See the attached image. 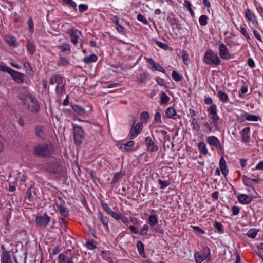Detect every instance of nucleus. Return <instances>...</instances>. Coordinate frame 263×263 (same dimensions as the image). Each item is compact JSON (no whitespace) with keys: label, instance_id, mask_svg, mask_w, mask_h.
<instances>
[{"label":"nucleus","instance_id":"obj_8","mask_svg":"<svg viewBox=\"0 0 263 263\" xmlns=\"http://www.w3.org/2000/svg\"><path fill=\"white\" fill-rule=\"evenodd\" d=\"M46 168L51 173L58 174L61 171V166L58 161L54 160L46 165Z\"/></svg>","mask_w":263,"mask_h":263},{"label":"nucleus","instance_id":"obj_25","mask_svg":"<svg viewBox=\"0 0 263 263\" xmlns=\"http://www.w3.org/2000/svg\"><path fill=\"white\" fill-rule=\"evenodd\" d=\"M57 210L59 212L60 215L63 217H67L68 216V211L67 209L64 205L56 204Z\"/></svg>","mask_w":263,"mask_h":263},{"label":"nucleus","instance_id":"obj_18","mask_svg":"<svg viewBox=\"0 0 263 263\" xmlns=\"http://www.w3.org/2000/svg\"><path fill=\"white\" fill-rule=\"evenodd\" d=\"M143 127V123L139 122L136 125L133 126V139L136 137L142 130Z\"/></svg>","mask_w":263,"mask_h":263},{"label":"nucleus","instance_id":"obj_48","mask_svg":"<svg viewBox=\"0 0 263 263\" xmlns=\"http://www.w3.org/2000/svg\"><path fill=\"white\" fill-rule=\"evenodd\" d=\"M147 79V76L145 73H142L137 79V81L139 83H145Z\"/></svg>","mask_w":263,"mask_h":263},{"label":"nucleus","instance_id":"obj_23","mask_svg":"<svg viewBox=\"0 0 263 263\" xmlns=\"http://www.w3.org/2000/svg\"><path fill=\"white\" fill-rule=\"evenodd\" d=\"M165 114L167 118L176 119L177 113L175 109L172 107L167 108L165 110Z\"/></svg>","mask_w":263,"mask_h":263},{"label":"nucleus","instance_id":"obj_53","mask_svg":"<svg viewBox=\"0 0 263 263\" xmlns=\"http://www.w3.org/2000/svg\"><path fill=\"white\" fill-rule=\"evenodd\" d=\"M78 8H79V12L80 13H82V12L87 10L88 9V7L86 4H81L78 6Z\"/></svg>","mask_w":263,"mask_h":263},{"label":"nucleus","instance_id":"obj_45","mask_svg":"<svg viewBox=\"0 0 263 263\" xmlns=\"http://www.w3.org/2000/svg\"><path fill=\"white\" fill-rule=\"evenodd\" d=\"M260 117L258 116L253 115L248 113L247 120L250 121H257L260 120Z\"/></svg>","mask_w":263,"mask_h":263},{"label":"nucleus","instance_id":"obj_6","mask_svg":"<svg viewBox=\"0 0 263 263\" xmlns=\"http://www.w3.org/2000/svg\"><path fill=\"white\" fill-rule=\"evenodd\" d=\"M145 144L147 150L150 152H156L159 149V145L154 137H146L145 139Z\"/></svg>","mask_w":263,"mask_h":263},{"label":"nucleus","instance_id":"obj_30","mask_svg":"<svg viewBox=\"0 0 263 263\" xmlns=\"http://www.w3.org/2000/svg\"><path fill=\"white\" fill-rule=\"evenodd\" d=\"M148 220L150 226L154 227L158 223V217L156 215H151Z\"/></svg>","mask_w":263,"mask_h":263},{"label":"nucleus","instance_id":"obj_59","mask_svg":"<svg viewBox=\"0 0 263 263\" xmlns=\"http://www.w3.org/2000/svg\"><path fill=\"white\" fill-rule=\"evenodd\" d=\"M121 178V174L120 173H116L114 175V178L112 180V183H116L118 182Z\"/></svg>","mask_w":263,"mask_h":263},{"label":"nucleus","instance_id":"obj_19","mask_svg":"<svg viewBox=\"0 0 263 263\" xmlns=\"http://www.w3.org/2000/svg\"><path fill=\"white\" fill-rule=\"evenodd\" d=\"M238 200L240 203L248 204L252 201V197L246 194H241L238 196Z\"/></svg>","mask_w":263,"mask_h":263},{"label":"nucleus","instance_id":"obj_28","mask_svg":"<svg viewBox=\"0 0 263 263\" xmlns=\"http://www.w3.org/2000/svg\"><path fill=\"white\" fill-rule=\"evenodd\" d=\"M137 248L139 251L140 255L143 257L145 258L146 255L144 253V246L141 241H138L137 243Z\"/></svg>","mask_w":263,"mask_h":263},{"label":"nucleus","instance_id":"obj_4","mask_svg":"<svg viewBox=\"0 0 263 263\" xmlns=\"http://www.w3.org/2000/svg\"><path fill=\"white\" fill-rule=\"evenodd\" d=\"M210 257V250L207 247H204L202 251H197L194 253V257L197 263H201L206 259L209 260Z\"/></svg>","mask_w":263,"mask_h":263},{"label":"nucleus","instance_id":"obj_1","mask_svg":"<svg viewBox=\"0 0 263 263\" xmlns=\"http://www.w3.org/2000/svg\"><path fill=\"white\" fill-rule=\"evenodd\" d=\"M53 153V145L46 143L37 144L32 150V154L34 156L42 158L49 157Z\"/></svg>","mask_w":263,"mask_h":263},{"label":"nucleus","instance_id":"obj_47","mask_svg":"<svg viewBox=\"0 0 263 263\" xmlns=\"http://www.w3.org/2000/svg\"><path fill=\"white\" fill-rule=\"evenodd\" d=\"M208 16L205 15H201L199 18V22L201 26H205L208 23Z\"/></svg>","mask_w":263,"mask_h":263},{"label":"nucleus","instance_id":"obj_27","mask_svg":"<svg viewBox=\"0 0 263 263\" xmlns=\"http://www.w3.org/2000/svg\"><path fill=\"white\" fill-rule=\"evenodd\" d=\"M98 216L105 229L108 230V220L107 217L101 212L98 213Z\"/></svg>","mask_w":263,"mask_h":263},{"label":"nucleus","instance_id":"obj_44","mask_svg":"<svg viewBox=\"0 0 263 263\" xmlns=\"http://www.w3.org/2000/svg\"><path fill=\"white\" fill-rule=\"evenodd\" d=\"M147 63H148L149 67L152 69L154 70L156 65V63L154 60L151 58H145Z\"/></svg>","mask_w":263,"mask_h":263},{"label":"nucleus","instance_id":"obj_40","mask_svg":"<svg viewBox=\"0 0 263 263\" xmlns=\"http://www.w3.org/2000/svg\"><path fill=\"white\" fill-rule=\"evenodd\" d=\"M66 252V251L64 253H61L59 255L58 258V263H65L67 260V258H69V257L65 255V253Z\"/></svg>","mask_w":263,"mask_h":263},{"label":"nucleus","instance_id":"obj_51","mask_svg":"<svg viewBox=\"0 0 263 263\" xmlns=\"http://www.w3.org/2000/svg\"><path fill=\"white\" fill-rule=\"evenodd\" d=\"M110 215L116 220H119L121 218V214L119 212L112 211Z\"/></svg>","mask_w":263,"mask_h":263},{"label":"nucleus","instance_id":"obj_20","mask_svg":"<svg viewBox=\"0 0 263 263\" xmlns=\"http://www.w3.org/2000/svg\"><path fill=\"white\" fill-rule=\"evenodd\" d=\"M5 41L10 46L16 47L18 43L14 36L11 35H5Z\"/></svg>","mask_w":263,"mask_h":263},{"label":"nucleus","instance_id":"obj_12","mask_svg":"<svg viewBox=\"0 0 263 263\" xmlns=\"http://www.w3.org/2000/svg\"><path fill=\"white\" fill-rule=\"evenodd\" d=\"M68 34L71 38V42L76 45L78 43V39L81 34V32L77 29H69L68 31Z\"/></svg>","mask_w":263,"mask_h":263},{"label":"nucleus","instance_id":"obj_54","mask_svg":"<svg viewBox=\"0 0 263 263\" xmlns=\"http://www.w3.org/2000/svg\"><path fill=\"white\" fill-rule=\"evenodd\" d=\"M159 183L161 185L160 189H164L170 185V182L168 181L159 180Z\"/></svg>","mask_w":263,"mask_h":263},{"label":"nucleus","instance_id":"obj_56","mask_svg":"<svg viewBox=\"0 0 263 263\" xmlns=\"http://www.w3.org/2000/svg\"><path fill=\"white\" fill-rule=\"evenodd\" d=\"M102 208L109 214H110L112 211L107 203H102Z\"/></svg>","mask_w":263,"mask_h":263},{"label":"nucleus","instance_id":"obj_3","mask_svg":"<svg viewBox=\"0 0 263 263\" xmlns=\"http://www.w3.org/2000/svg\"><path fill=\"white\" fill-rule=\"evenodd\" d=\"M23 103L28 106L32 112H37L40 110V106L37 99L31 95L26 96L22 98Z\"/></svg>","mask_w":263,"mask_h":263},{"label":"nucleus","instance_id":"obj_29","mask_svg":"<svg viewBox=\"0 0 263 263\" xmlns=\"http://www.w3.org/2000/svg\"><path fill=\"white\" fill-rule=\"evenodd\" d=\"M59 48L61 51L67 53V54L71 53V49L70 45L67 43H64L60 45Z\"/></svg>","mask_w":263,"mask_h":263},{"label":"nucleus","instance_id":"obj_14","mask_svg":"<svg viewBox=\"0 0 263 263\" xmlns=\"http://www.w3.org/2000/svg\"><path fill=\"white\" fill-rule=\"evenodd\" d=\"M250 128L249 127H246L242 129L240 132L241 141L244 143H248L250 142Z\"/></svg>","mask_w":263,"mask_h":263},{"label":"nucleus","instance_id":"obj_31","mask_svg":"<svg viewBox=\"0 0 263 263\" xmlns=\"http://www.w3.org/2000/svg\"><path fill=\"white\" fill-rule=\"evenodd\" d=\"M55 91L59 97L62 96L65 93L64 84L63 83L61 85H57Z\"/></svg>","mask_w":263,"mask_h":263},{"label":"nucleus","instance_id":"obj_13","mask_svg":"<svg viewBox=\"0 0 263 263\" xmlns=\"http://www.w3.org/2000/svg\"><path fill=\"white\" fill-rule=\"evenodd\" d=\"M206 142L211 146H214L219 149H221L219 140L214 136H210L207 138Z\"/></svg>","mask_w":263,"mask_h":263},{"label":"nucleus","instance_id":"obj_26","mask_svg":"<svg viewBox=\"0 0 263 263\" xmlns=\"http://www.w3.org/2000/svg\"><path fill=\"white\" fill-rule=\"evenodd\" d=\"M1 263H12L10 254L8 252L3 251L1 257Z\"/></svg>","mask_w":263,"mask_h":263},{"label":"nucleus","instance_id":"obj_62","mask_svg":"<svg viewBox=\"0 0 263 263\" xmlns=\"http://www.w3.org/2000/svg\"><path fill=\"white\" fill-rule=\"evenodd\" d=\"M148 229L149 226L147 224L144 225L140 231V234L141 235L146 234L147 231L148 230Z\"/></svg>","mask_w":263,"mask_h":263},{"label":"nucleus","instance_id":"obj_7","mask_svg":"<svg viewBox=\"0 0 263 263\" xmlns=\"http://www.w3.org/2000/svg\"><path fill=\"white\" fill-rule=\"evenodd\" d=\"M209 114L210 118L212 120L213 124L215 126L217 125V121L219 119V117L217 115V106L215 104L211 105L207 109Z\"/></svg>","mask_w":263,"mask_h":263},{"label":"nucleus","instance_id":"obj_16","mask_svg":"<svg viewBox=\"0 0 263 263\" xmlns=\"http://www.w3.org/2000/svg\"><path fill=\"white\" fill-rule=\"evenodd\" d=\"M245 15H246V18L251 21L254 25H258V21L257 20H256V16H255V15L254 13H253L251 10L248 9L246 10L245 11Z\"/></svg>","mask_w":263,"mask_h":263},{"label":"nucleus","instance_id":"obj_58","mask_svg":"<svg viewBox=\"0 0 263 263\" xmlns=\"http://www.w3.org/2000/svg\"><path fill=\"white\" fill-rule=\"evenodd\" d=\"M154 120L156 121V123H161V114L159 112H157L155 114L154 117Z\"/></svg>","mask_w":263,"mask_h":263},{"label":"nucleus","instance_id":"obj_21","mask_svg":"<svg viewBox=\"0 0 263 263\" xmlns=\"http://www.w3.org/2000/svg\"><path fill=\"white\" fill-rule=\"evenodd\" d=\"M27 49L29 53L32 55L36 51V46L35 44L30 40H27Z\"/></svg>","mask_w":263,"mask_h":263},{"label":"nucleus","instance_id":"obj_60","mask_svg":"<svg viewBox=\"0 0 263 263\" xmlns=\"http://www.w3.org/2000/svg\"><path fill=\"white\" fill-rule=\"evenodd\" d=\"M86 247L88 249L93 250L96 248V246L93 243V241H89L86 242Z\"/></svg>","mask_w":263,"mask_h":263},{"label":"nucleus","instance_id":"obj_22","mask_svg":"<svg viewBox=\"0 0 263 263\" xmlns=\"http://www.w3.org/2000/svg\"><path fill=\"white\" fill-rule=\"evenodd\" d=\"M71 106L72 110L80 116H83L86 113L84 108L78 105L73 104L71 105Z\"/></svg>","mask_w":263,"mask_h":263},{"label":"nucleus","instance_id":"obj_15","mask_svg":"<svg viewBox=\"0 0 263 263\" xmlns=\"http://www.w3.org/2000/svg\"><path fill=\"white\" fill-rule=\"evenodd\" d=\"M9 74L13 77L16 82L18 83H22L23 82L24 77L22 73L12 69Z\"/></svg>","mask_w":263,"mask_h":263},{"label":"nucleus","instance_id":"obj_61","mask_svg":"<svg viewBox=\"0 0 263 263\" xmlns=\"http://www.w3.org/2000/svg\"><path fill=\"white\" fill-rule=\"evenodd\" d=\"M137 19L139 21L142 22L143 24H147L148 22L147 20L141 14H139L137 16Z\"/></svg>","mask_w":263,"mask_h":263},{"label":"nucleus","instance_id":"obj_41","mask_svg":"<svg viewBox=\"0 0 263 263\" xmlns=\"http://www.w3.org/2000/svg\"><path fill=\"white\" fill-rule=\"evenodd\" d=\"M149 118V115L147 111H143L140 115V120L142 122L147 123Z\"/></svg>","mask_w":263,"mask_h":263},{"label":"nucleus","instance_id":"obj_24","mask_svg":"<svg viewBox=\"0 0 263 263\" xmlns=\"http://www.w3.org/2000/svg\"><path fill=\"white\" fill-rule=\"evenodd\" d=\"M220 168L224 176L227 175L228 170L227 168L226 162L223 157H221L219 161Z\"/></svg>","mask_w":263,"mask_h":263},{"label":"nucleus","instance_id":"obj_38","mask_svg":"<svg viewBox=\"0 0 263 263\" xmlns=\"http://www.w3.org/2000/svg\"><path fill=\"white\" fill-rule=\"evenodd\" d=\"M258 232V230H256L254 229H251L246 233V235L250 238L254 239L255 238Z\"/></svg>","mask_w":263,"mask_h":263},{"label":"nucleus","instance_id":"obj_2","mask_svg":"<svg viewBox=\"0 0 263 263\" xmlns=\"http://www.w3.org/2000/svg\"><path fill=\"white\" fill-rule=\"evenodd\" d=\"M203 60L205 63L210 65L216 66L220 64L219 57L211 49L205 52Z\"/></svg>","mask_w":263,"mask_h":263},{"label":"nucleus","instance_id":"obj_49","mask_svg":"<svg viewBox=\"0 0 263 263\" xmlns=\"http://www.w3.org/2000/svg\"><path fill=\"white\" fill-rule=\"evenodd\" d=\"M181 58L183 61L184 64L185 65H188L189 55L186 51H183L182 52Z\"/></svg>","mask_w":263,"mask_h":263},{"label":"nucleus","instance_id":"obj_5","mask_svg":"<svg viewBox=\"0 0 263 263\" xmlns=\"http://www.w3.org/2000/svg\"><path fill=\"white\" fill-rule=\"evenodd\" d=\"M73 139L75 144L80 145L83 142L84 131L82 127L75 124H72Z\"/></svg>","mask_w":263,"mask_h":263},{"label":"nucleus","instance_id":"obj_36","mask_svg":"<svg viewBox=\"0 0 263 263\" xmlns=\"http://www.w3.org/2000/svg\"><path fill=\"white\" fill-rule=\"evenodd\" d=\"M218 97L222 102H227L229 101L228 95L222 91H219L217 94Z\"/></svg>","mask_w":263,"mask_h":263},{"label":"nucleus","instance_id":"obj_9","mask_svg":"<svg viewBox=\"0 0 263 263\" xmlns=\"http://www.w3.org/2000/svg\"><path fill=\"white\" fill-rule=\"evenodd\" d=\"M219 54L220 58L223 60H229L231 58V54L229 53L227 46L222 43L219 45Z\"/></svg>","mask_w":263,"mask_h":263},{"label":"nucleus","instance_id":"obj_64","mask_svg":"<svg viewBox=\"0 0 263 263\" xmlns=\"http://www.w3.org/2000/svg\"><path fill=\"white\" fill-rule=\"evenodd\" d=\"M255 170H263V161H260L259 163L256 166V167L254 168H253L252 170L254 171Z\"/></svg>","mask_w":263,"mask_h":263},{"label":"nucleus","instance_id":"obj_55","mask_svg":"<svg viewBox=\"0 0 263 263\" xmlns=\"http://www.w3.org/2000/svg\"><path fill=\"white\" fill-rule=\"evenodd\" d=\"M155 43L158 46H159L160 48H161L162 49H166L168 47V46L167 44L163 43L160 41H155Z\"/></svg>","mask_w":263,"mask_h":263},{"label":"nucleus","instance_id":"obj_63","mask_svg":"<svg viewBox=\"0 0 263 263\" xmlns=\"http://www.w3.org/2000/svg\"><path fill=\"white\" fill-rule=\"evenodd\" d=\"M109 18L114 23H115L116 25H118L119 23V18L117 16H114L112 14L110 15L109 16Z\"/></svg>","mask_w":263,"mask_h":263},{"label":"nucleus","instance_id":"obj_39","mask_svg":"<svg viewBox=\"0 0 263 263\" xmlns=\"http://www.w3.org/2000/svg\"><path fill=\"white\" fill-rule=\"evenodd\" d=\"M118 146L121 149L130 151L132 147V141H129L126 144H119L118 145Z\"/></svg>","mask_w":263,"mask_h":263},{"label":"nucleus","instance_id":"obj_33","mask_svg":"<svg viewBox=\"0 0 263 263\" xmlns=\"http://www.w3.org/2000/svg\"><path fill=\"white\" fill-rule=\"evenodd\" d=\"M170 97L163 91L161 92L160 95V105L167 104L170 101Z\"/></svg>","mask_w":263,"mask_h":263},{"label":"nucleus","instance_id":"obj_52","mask_svg":"<svg viewBox=\"0 0 263 263\" xmlns=\"http://www.w3.org/2000/svg\"><path fill=\"white\" fill-rule=\"evenodd\" d=\"M12 69L6 65H0V71L6 72L9 74Z\"/></svg>","mask_w":263,"mask_h":263},{"label":"nucleus","instance_id":"obj_37","mask_svg":"<svg viewBox=\"0 0 263 263\" xmlns=\"http://www.w3.org/2000/svg\"><path fill=\"white\" fill-rule=\"evenodd\" d=\"M70 64L69 61L65 57H60L58 65L59 66H65Z\"/></svg>","mask_w":263,"mask_h":263},{"label":"nucleus","instance_id":"obj_17","mask_svg":"<svg viewBox=\"0 0 263 263\" xmlns=\"http://www.w3.org/2000/svg\"><path fill=\"white\" fill-rule=\"evenodd\" d=\"M49 83L51 85L55 84H57V85H61L63 83V79L59 74H54L50 78Z\"/></svg>","mask_w":263,"mask_h":263},{"label":"nucleus","instance_id":"obj_57","mask_svg":"<svg viewBox=\"0 0 263 263\" xmlns=\"http://www.w3.org/2000/svg\"><path fill=\"white\" fill-rule=\"evenodd\" d=\"M240 32H241V33L242 34H243L247 39H250V36L247 31V30L245 28H244L243 27H240Z\"/></svg>","mask_w":263,"mask_h":263},{"label":"nucleus","instance_id":"obj_34","mask_svg":"<svg viewBox=\"0 0 263 263\" xmlns=\"http://www.w3.org/2000/svg\"><path fill=\"white\" fill-rule=\"evenodd\" d=\"M198 148L200 153L205 155L208 154V151L206 148V145L203 142L199 143L198 145Z\"/></svg>","mask_w":263,"mask_h":263},{"label":"nucleus","instance_id":"obj_10","mask_svg":"<svg viewBox=\"0 0 263 263\" xmlns=\"http://www.w3.org/2000/svg\"><path fill=\"white\" fill-rule=\"evenodd\" d=\"M50 221V217L45 214L43 216H37L35 219V222L40 227H45Z\"/></svg>","mask_w":263,"mask_h":263},{"label":"nucleus","instance_id":"obj_50","mask_svg":"<svg viewBox=\"0 0 263 263\" xmlns=\"http://www.w3.org/2000/svg\"><path fill=\"white\" fill-rule=\"evenodd\" d=\"M62 1L65 4L68 5L76 10L77 4L73 0H62Z\"/></svg>","mask_w":263,"mask_h":263},{"label":"nucleus","instance_id":"obj_32","mask_svg":"<svg viewBox=\"0 0 263 263\" xmlns=\"http://www.w3.org/2000/svg\"><path fill=\"white\" fill-rule=\"evenodd\" d=\"M97 60V57L95 54H91L88 57H86L83 59V62L85 63H90L95 62Z\"/></svg>","mask_w":263,"mask_h":263},{"label":"nucleus","instance_id":"obj_42","mask_svg":"<svg viewBox=\"0 0 263 263\" xmlns=\"http://www.w3.org/2000/svg\"><path fill=\"white\" fill-rule=\"evenodd\" d=\"M28 26L29 32L32 33L34 32V23L32 17H29L28 20Z\"/></svg>","mask_w":263,"mask_h":263},{"label":"nucleus","instance_id":"obj_46","mask_svg":"<svg viewBox=\"0 0 263 263\" xmlns=\"http://www.w3.org/2000/svg\"><path fill=\"white\" fill-rule=\"evenodd\" d=\"M172 78L177 82H179L181 81L182 79V76L178 73L176 71H173L172 72Z\"/></svg>","mask_w":263,"mask_h":263},{"label":"nucleus","instance_id":"obj_43","mask_svg":"<svg viewBox=\"0 0 263 263\" xmlns=\"http://www.w3.org/2000/svg\"><path fill=\"white\" fill-rule=\"evenodd\" d=\"M213 226H214V227L217 229V232L218 233L221 234L223 232V227L220 222H218V221H215Z\"/></svg>","mask_w":263,"mask_h":263},{"label":"nucleus","instance_id":"obj_35","mask_svg":"<svg viewBox=\"0 0 263 263\" xmlns=\"http://www.w3.org/2000/svg\"><path fill=\"white\" fill-rule=\"evenodd\" d=\"M248 112L240 111L237 114V118L239 122H243L247 119Z\"/></svg>","mask_w":263,"mask_h":263},{"label":"nucleus","instance_id":"obj_11","mask_svg":"<svg viewBox=\"0 0 263 263\" xmlns=\"http://www.w3.org/2000/svg\"><path fill=\"white\" fill-rule=\"evenodd\" d=\"M35 133L36 137L45 139L46 138V128L44 126L37 125L35 127Z\"/></svg>","mask_w":263,"mask_h":263}]
</instances>
